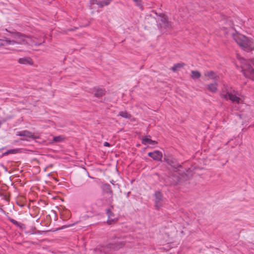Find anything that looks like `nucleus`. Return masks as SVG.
I'll return each instance as SVG.
<instances>
[{
    "label": "nucleus",
    "mask_w": 254,
    "mask_h": 254,
    "mask_svg": "<svg viewBox=\"0 0 254 254\" xmlns=\"http://www.w3.org/2000/svg\"><path fill=\"white\" fill-rule=\"evenodd\" d=\"M232 36L235 42L243 50L247 52L254 50V39L238 33H233Z\"/></svg>",
    "instance_id": "obj_1"
},
{
    "label": "nucleus",
    "mask_w": 254,
    "mask_h": 254,
    "mask_svg": "<svg viewBox=\"0 0 254 254\" xmlns=\"http://www.w3.org/2000/svg\"><path fill=\"white\" fill-rule=\"evenodd\" d=\"M14 34V37L15 38H18L19 39V41H16L15 40H6V42L8 44H14L16 43L20 44H28L27 42L25 40V38L26 37H28L25 35L22 34L21 33L19 32H14L13 33Z\"/></svg>",
    "instance_id": "obj_2"
},
{
    "label": "nucleus",
    "mask_w": 254,
    "mask_h": 254,
    "mask_svg": "<svg viewBox=\"0 0 254 254\" xmlns=\"http://www.w3.org/2000/svg\"><path fill=\"white\" fill-rule=\"evenodd\" d=\"M164 161H165L168 165H170L172 168L174 169V171L177 172L180 171L179 168H182V166L180 164L177 160L172 157H169L168 158H164Z\"/></svg>",
    "instance_id": "obj_3"
},
{
    "label": "nucleus",
    "mask_w": 254,
    "mask_h": 254,
    "mask_svg": "<svg viewBox=\"0 0 254 254\" xmlns=\"http://www.w3.org/2000/svg\"><path fill=\"white\" fill-rule=\"evenodd\" d=\"M158 15L161 17V22L159 24L160 27L164 28L165 29L171 28V25L168 20L167 16L164 13H160Z\"/></svg>",
    "instance_id": "obj_4"
},
{
    "label": "nucleus",
    "mask_w": 254,
    "mask_h": 254,
    "mask_svg": "<svg viewBox=\"0 0 254 254\" xmlns=\"http://www.w3.org/2000/svg\"><path fill=\"white\" fill-rule=\"evenodd\" d=\"M242 72L245 77L254 80V69L250 64H246L245 68L242 70Z\"/></svg>",
    "instance_id": "obj_5"
},
{
    "label": "nucleus",
    "mask_w": 254,
    "mask_h": 254,
    "mask_svg": "<svg viewBox=\"0 0 254 254\" xmlns=\"http://www.w3.org/2000/svg\"><path fill=\"white\" fill-rule=\"evenodd\" d=\"M101 188L103 193L109 194L110 195V196L109 200L110 201H112L113 191L112 190L111 186L108 183H104L102 184Z\"/></svg>",
    "instance_id": "obj_6"
},
{
    "label": "nucleus",
    "mask_w": 254,
    "mask_h": 254,
    "mask_svg": "<svg viewBox=\"0 0 254 254\" xmlns=\"http://www.w3.org/2000/svg\"><path fill=\"white\" fill-rule=\"evenodd\" d=\"M154 196L155 198V206L159 209L161 206V202L163 201V196L161 191L158 190L155 191Z\"/></svg>",
    "instance_id": "obj_7"
},
{
    "label": "nucleus",
    "mask_w": 254,
    "mask_h": 254,
    "mask_svg": "<svg viewBox=\"0 0 254 254\" xmlns=\"http://www.w3.org/2000/svg\"><path fill=\"white\" fill-rule=\"evenodd\" d=\"M148 156L152 158L154 160L161 161L162 153L158 150H156L153 152H149L148 153Z\"/></svg>",
    "instance_id": "obj_8"
},
{
    "label": "nucleus",
    "mask_w": 254,
    "mask_h": 254,
    "mask_svg": "<svg viewBox=\"0 0 254 254\" xmlns=\"http://www.w3.org/2000/svg\"><path fill=\"white\" fill-rule=\"evenodd\" d=\"M224 98L226 100H230L233 102H236L237 103H239L241 101V98L236 95H234L231 93H227L224 96Z\"/></svg>",
    "instance_id": "obj_9"
},
{
    "label": "nucleus",
    "mask_w": 254,
    "mask_h": 254,
    "mask_svg": "<svg viewBox=\"0 0 254 254\" xmlns=\"http://www.w3.org/2000/svg\"><path fill=\"white\" fill-rule=\"evenodd\" d=\"M17 135L20 136H25L32 139L39 138V137L35 136L31 132L29 131L28 130H23L22 131L18 132L17 133Z\"/></svg>",
    "instance_id": "obj_10"
},
{
    "label": "nucleus",
    "mask_w": 254,
    "mask_h": 254,
    "mask_svg": "<svg viewBox=\"0 0 254 254\" xmlns=\"http://www.w3.org/2000/svg\"><path fill=\"white\" fill-rule=\"evenodd\" d=\"M93 90L95 92L94 96L97 98L101 97L106 94L105 90L99 87H94Z\"/></svg>",
    "instance_id": "obj_11"
},
{
    "label": "nucleus",
    "mask_w": 254,
    "mask_h": 254,
    "mask_svg": "<svg viewBox=\"0 0 254 254\" xmlns=\"http://www.w3.org/2000/svg\"><path fill=\"white\" fill-rule=\"evenodd\" d=\"M150 135H147L145 138H142V143L144 145L150 144V145H156L158 142L155 140H153L150 138Z\"/></svg>",
    "instance_id": "obj_12"
},
{
    "label": "nucleus",
    "mask_w": 254,
    "mask_h": 254,
    "mask_svg": "<svg viewBox=\"0 0 254 254\" xmlns=\"http://www.w3.org/2000/svg\"><path fill=\"white\" fill-rule=\"evenodd\" d=\"M169 181L172 185L176 186L181 183V179L177 175H173L169 178Z\"/></svg>",
    "instance_id": "obj_13"
},
{
    "label": "nucleus",
    "mask_w": 254,
    "mask_h": 254,
    "mask_svg": "<svg viewBox=\"0 0 254 254\" xmlns=\"http://www.w3.org/2000/svg\"><path fill=\"white\" fill-rule=\"evenodd\" d=\"M18 62L21 64H24L32 65L33 64V60L30 57L20 58Z\"/></svg>",
    "instance_id": "obj_14"
},
{
    "label": "nucleus",
    "mask_w": 254,
    "mask_h": 254,
    "mask_svg": "<svg viewBox=\"0 0 254 254\" xmlns=\"http://www.w3.org/2000/svg\"><path fill=\"white\" fill-rule=\"evenodd\" d=\"M204 75L205 76H208L215 80H217L219 78V77L216 75V73L214 71L211 70L206 72L204 73Z\"/></svg>",
    "instance_id": "obj_15"
},
{
    "label": "nucleus",
    "mask_w": 254,
    "mask_h": 254,
    "mask_svg": "<svg viewBox=\"0 0 254 254\" xmlns=\"http://www.w3.org/2000/svg\"><path fill=\"white\" fill-rule=\"evenodd\" d=\"M20 149L16 148V149H12L7 150L6 152L3 153L1 155V156H6L10 154H16L20 153Z\"/></svg>",
    "instance_id": "obj_16"
},
{
    "label": "nucleus",
    "mask_w": 254,
    "mask_h": 254,
    "mask_svg": "<svg viewBox=\"0 0 254 254\" xmlns=\"http://www.w3.org/2000/svg\"><path fill=\"white\" fill-rule=\"evenodd\" d=\"M218 84L216 82H214V83H211L207 85V89L210 91L215 93L217 91V86Z\"/></svg>",
    "instance_id": "obj_17"
},
{
    "label": "nucleus",
    "mask_w": 254,
    "mask_h": 254,
    "mask_svg": "<svg viewBox=\"0 0 254 254\" xmlns=\"http://www.w3.org/2000/svg\"><path fill=\"white\" fill-rule=\"evenodd\" d=\"M9 220L14 225L16 226L17 227H19V228L23 229L25 228V225L21 223L18 222L16 220L12 219V218H9Z\"/></svg>",
    "instance_id": "obj_18"
},
{
    "label": "nucleus",
    "mask_w": 254,
    "mask_h": 254,
    "mask_svg": "<svg viewBox=\"0 0 254 254\" xmlns=\"http://www.w3.org/2000/svg\"><path fill=\"white\" fill-rule=\"evenodd\" d=\"M106 213L108 215V217L109 219L108 220V222L111 224V221H114L113 217H114V214L112 211L111 209L110 208H108L106 210Z\"/></svg>",
    "instance_id": "obj_19"
},
{
    "label": "nucleus",
    "mask_w": 254,
    "mask_h": 254,
    "mask_svg": "<svg viewBox=\"0 0 254 254\" xmlns=\"http://www.w3.org/2000/svg\"><path fill=\"white\" fill-rule=\"evenodd\" d=\"M191 73L190 77L193 79L199 78L201 76L200 72L197 70H192Z\"/></svg>",
    "instance_id": "obj_20"
},
{
    "label": "nucleus",
    "mask_w": 254,
    "mask_h": 254,
    "mask_svg": "<svg viewBox=\"0 0 254 254\" xmlns=\"http://www.w3.org/2000/svg\"><path fill=\"white\" fill-rule=\"evenodd\" d=\"M185 65V64L184 63H178L174 65V66L171 68V69L173 71H177L179 68H181L183 67H184Z\"/></svg>",
    "instance_id": "obj_21"
},
{
    "label": "nucleus",
    "mask_w": 254,
    "mask_h": 254,
    "mask_svg": "<svg viewBox=\"0 0 254 254\" xmlns=\"http://www.w3.org/2000/svg\"><path fill=\"white\" fill-rule=\"evenodd\" d=\"M119 116H120L126 119H130L131 115L126 111H121L119 113Z\"/></svg>",
    "instance_id": "obj_22"
},
{
    "label": "nucleus",
    "mask_w": 254,
    "mask_h": 254,
    "mask_svg": "<svg viewBox=\"0 0 254 254\" xmlns=\"http://www.w3.org/2000/svg\"><path fill=\"white\" fill-rule=\"evenodd\" d=\"M63 137L60 135L54 137L53 140L56 142H60L63 140Z\"/></svg>",
    "instance_id": "obj_23"
},
{
    "label": "nucleus",
    "mask_w": 254,
    "mask_h": 254,
    "mask_svg": "<svg viewBox=\"0 0 254 254\" xmlns=\"http://www.w3.org/2000/svg\"><path fill=\"white\" fill-rule=\"evenodd\" d=\"M74 224V223L71 224H69L68 225H64L62 227H60L59 228H57L55 231H58V230H62V229H63L64 228H65L69 227L70 226H72Z\"/></svg>",
    "instance_id": "obj_24"
},
{
    "label": "nucleus",
    "mask_w": 254,
    "mask_h": 254,
    "mask_svg": "<svg viewBox=\"0 0 254 254\" xmlns=\"http://www.w3.org/2000/svg\"><path fill=\"white\" fill-rule=\"evenodd\" d=\"M137 6L141 7L142 6V3H141V0H133Z\"/></svg>",
    "instance_id": "obj_25"
},
{
    "label": "nucleus",
    "mask_w": 254,
    "mask_h": 254,
    "mask_svg": "<svg viewBox=\"0 0 254 254\" xmlns=\"http://www.w3.org/2000/svg\"><path fill=\"white\" fill-rule=\"evenodd\" d=\"M97 5H99L100 7H103L105 5L104 4L103 0L98 1Z\"/></svg>",
    "instance_id": "obj_26"
},
{
    "label": "nucleus",
    "mask_w": 254,
    "mask_h": 254,
    "mask_svg": "<svg viewBox=\"0 0 254 254\" xmlns=\"http://www.w3.org/2000/svg\"><path fill=\"white\" fill-rule=\"evenodd\" d=\"M103 0V2H104V4L105 5H109L110 2L113 0Z\"/></svg>",
    "instance_id": "obj_27"
},
{
    "label": "nucleus",
    "mask_w": 254,
    "mask_h": 254,
    "mask_svg": "<svg viewBox=\"0 0 254 254\" xmlns=\"http://www.w3.org/2000/svg\"><path fill=\"white\" fill-rule=\"evenodd\" d=\"M98 0H90V4H97L98 3Z\"/></svg>",
    "instance_id": "obj_28"
},
{
    "label": "nucleus",
    "mask_w": 254,
    "mask_h": 254,
    "mask_svg": "<svg viewBox=\"0 0 254 254\" xmlns=\"http://www.w3.org/2000/svg\"><path fill=\"white\" fill-rule=\"evenodd\" d=\"M36 233H40V231L37 232H32V231H28L26 232V234H35Z\"/></svg>",
    "instance_id": "obj_29"
},
{
    "label": "nucleus",
    "mask_w": 254,
    "mask_h": 254,
    "mask_svg": "<svg viewBox=\"0 0 254 254\" xmlns=\"http://www.w3.org/2000/svg\"><path fill=\"white\" fill-rule=\"evenodd\" d=\"M104 146L106 147H110L111 145L108 142H105L104 143Z\"/></svg>",
    "instance_id": "obj_30"
},
{
    "label": "nucleus",
    "mask_w": 254,
    "mask_h": 254,
    "mask_svg": "<svg viewBox=\"0 0 254 254\" xmlns=\"http://www.w3.org/2000/svg\"><path fill=\"white\" fill-rule=\"evenodd\" d=\"M78 29L77 27H74L73 28H70V29H68L67 30L68 31H74L75 29Z\"/></svg>",
    "instance_id": "obj_31"
},
{
    "label": "nucleus",
    "mask_w": 254,
    "mask_h": 254,
    "mask_svg": "<svg viewBox=\"0 0 254 254\" xmlns=\"http://www.w3.org/2000/svg\"><path fill=\"white\" fill-rule=\"evenodd\" d=\"M95 252L100 251L101 253H102V252L105 253L103 249H95Z\"/></svg>",
    "instance_id": "obj_32"
},
{
    "label": "nucleus",
    "mask_w": 254,
    "mask_h": 254,
    "mask_svg": "<svg viewBox=\"0 0 254 254\" xmlns=\"http://www.w3.org/2000/svg\"><path fill=\"white\" fill-rule=\"evenodd\" d=\"M151 21H152L153 23H156V22H157V21H156V19H155L154 17L152 18Z\"/></svg>",
    "instance_id": "obj_33"
},
{
    "label": "nucleus",
    "mask_w": 254,
    "mask_h": 254,
    "mask_svg": "<svg viewBox=\"0 0 254 254\" xmlns=\"http://www.w3.org/2000/svg\"><path fill=\"white\" fill-rule=\"evenodd\" d=\"M118 245L119 246V248H122L123 247V245L122 243H120V244H119Z\"/></svg>",
    "instance_id": "obj_34"
},
{
    "label": "nucleus",
    "mask_w": 254,
    "mask_h": 254,
    "mask_svg": "<svg viewBox=\"0 0 254 254\" xmlns=\"http://www.w3.org/2000/svg\"><path fill=\"white\" fill-rule=\"evenodd\" d=\"M4 44L2 43V41L1 40H0V46H3Z\"/></svg>",
    "instance_id": "obj_35"
},
{
    "label": "nucleus",
    "mask_w": 254,
    "mask_h": 254,
    "mask_svg": "<svg viewBox=\"0 0 254 254\" xmlns=\"http://www.w3.org/2000/svg\"><path fill=\"white\" fill-rule=\"evenodd\" d=\"M2 167L4 168V170H5V171H7V169L6 167H4L3 165H2Z\"/></svg>",
    "instance_id": "obj_36"
},
{
    "label": "nucleus",
    "mask_w": 254,
    "mask_h": 254,
    "mask_svg": "<svg viewBox=\"0 0 254 254\" xmlns=\"http://www.w3.org/2000/svg\"><path fill=\"white\" fill-rule=\"evenodd\" d=\"M114 182H114V180H112V181H110V183H111L112 184H113V185H114Z\"/></svg>",
    "instance_id": "obj_37"
},
{
    "label": "nucleus",
    "mask_w": 254,
    "mask_h": 254,
    "mask_svg": "<svg viewBox=\"0 0 254 254\" xmlns=\"http://www.w3.org/2000/svg\"><path fill=\"white\" fill-rule=\"evenodd\" d=\"M252 63L253 64V65H254V60H251Z\"/></svg>",
    "instance_id": "obj_38"
},
{
    "label": "nucleus",
    "mask_w": 254,
    "mask_h": 254,
    "mask_svg": "<svg viewBox=\"0 0 254 254\" xmlns=\"http://www.w3.org/2000/svg\"><path fill=\"white\" fill-rule=\"evenodd\" d=\"M4 198H5V200H7V198H6V195L4 196Z\"/></svg>",
    "instance_id": "obj_39"
},
{
    "label": "nucleus",
    "mask_w": 254,
    "mask_h": 254,
    "mask_svg": "<svg viewBox=\"0 0 254 254\" xmlns=\"http://www.w3.org/2000/svg\"><path fill=\"white\" fill-rule=\"evenodd\" d=\"M183 174H185V175H186V174H185V171H183V172L182 173V175H183Z\"/></svg>",
    "instance_id": "obj_40"
},
{
    "label": "nucleus",
    "mask_w": 254,
    "mask_h": 254,
    "mask_svg": "<svg viewBox=\"0 0 254 254\" xmlns=\"http://www.w3.org/2000/svg\"><path fill=\"white\" fill-rule=\"evenodd\" d=\"M116 245H117V244H114V245H113V246H116Z\"/></svg>",
    "instance_id": "obj_41"
},
{
    "label": "nucleus",
    "mask_w": 254,
    "mask_h": 254,
    "mask_svg": "<svg viewBox=\"0 0 254 254\" xmlns=\"http://www.w3.org/2000/svg\"><path fill=\"white\" fill-rule=\"evenodd\" d=\"M129 193H130V192H128L127 193V196L129 195Z\"/></svg>",
    "instance_id": "obj_42"
}]
</instances>
